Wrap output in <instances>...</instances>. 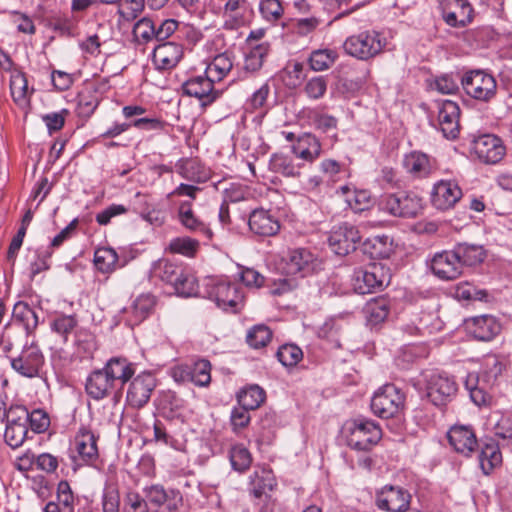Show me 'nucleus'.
<instances>
[{
  "mask_svg": "<svg viewBox=\"0 0 512 512\" xmlns=\"http://www.w3.org/2000/svg\"><path fill=\"white\" fill-rule=\"evenodd\" d=\"M103 369L121 391L134 376L136 365L125 357H112L106 362Z\"/></svg>",
  "mask_w": 512,
  "mask_h": 512,
  "instance_id": "nucleus-28",
  "label": "nucleus"
},
{
  "mask_svg": "<svg viewBox=\"0 0 512 512\" xmlns=\"http://www.w3.org/2000/svg\"><path fill=\"white\" fill-rule=\"evenodd\" d=\"M385 39L376 30H363L349 36L343 43L344 51L359 60H369L382 52Z\"/></svg>",
  "mask_w": 512,
  "mask_h": 512,
  "instance_id": "nucleus-6",
  "label": "nucleus"
},
{
  "mask_svg": "<svg viewBox=\"0 0 512 512\" xmlns=\"http://www.w3.org/2000/svg\"><path fill=\"white\" fill-rule=\"evenodd\" d=\"M143 492L144 497L137 492L127 493L122 512H149L148 504L156 509L164 508L168 512H177L183 505V496L178 489L153 484L144 488Z\"/></svg>",
  "mask_w": 512,
  "mask_h": 512,
  "instance_id": "nucleus-1",
  "label": "nucleus"
},
{
  "mask_svg": "<svg viewBox=\"0 0 512 512\" xmlns=\"http://www.w3.org/2000/svg\"><path fill=\"white\" fill-rule=\"evenodd\" d=\"M94 265L98 271L109 274L124 264L119 263L116 251L110 247H100L94 252Z\"/></svg>",
  "mask_w": 512,
  "mask_h": 512,
  "instance_id": "nucleus-40",
  "label": "nucleus"
},
{
  "mask_svg": "<svg viewBox=\"0 0 512 512\" xmlns=\"http://www.w3.org/2000/svg\"><path fill=\"white\" fill-rule=\"evenodd\" d=\"M12 323L22 326L27 336L36 330L39 321L36 312L24 301H18L12 310Z\"/></svg>",
  "mask_w": 512,
  "mask_h": 512,
  "instance_id": "nucleus-34",
  "label": "nucleus"
},
{
  "mask_svg": "<svg viewBox=\"0 0 512 512\" xmlns=\"http://www.w3.org/2000/svg\"><path fill=\"white\" fill-rule=\"evenodd\" d=\"M86 393L95 400H101L112 393L119 392V389L109 378L104 369H97L92 371L86 379L85 383Z\"/></svg>",
  "mask_w": 512,
  "mask_h": 512,
  "instance_id": "nucleus-27",
  "label": "nucleus"
},
{
  "mask_svg": "<svg viewBox=\"0 0 512 512\" xmlns=\"http://www.w3.org/2000/svg\"><path fill=\"white\" fill-rule=\"evenodd\" d=\"M190 382L198 387H207L211 382V364L206 359H198L191 364Z\"/></svg>",
  "mask_w": 512,
  "mask_h": 512,
  "instance_id": "nucleus-50",
  "label": "nucleus"
},
{
  "mask_svg": "<svg viewBox=\"0 0 512 512\" xmlns=\"http://www.w3.org/2000/svg\"><path fill=\"white\" fill-rule=\"evenodd\" d=\"M321 142L311 133H302L291 146L293 155L303 161L313 163L321 155Z\"/></svg>",
  "mask_w": 512,
  "mask_h": 512,
  "instance_id": "nucleus-30",
  "label": "nucleus"
},
{
  "mask_svg": "<svg viewBox=\"0 0 512 512\" xmlns=\"http://www.w3.org/2000/svg\"><path fill=\"white\" fill-rule=\"evenodd\" d=\"M431 270L439 279L448 281L458 278L463 271L454 250L436 253L431 260Z\"/></svg>",
  "mask_w": 512,
  "mask_h": 512,
  "instance_id": "nucleus-25",
  "label": "nucleus"
},
{
  "mask_svg": "<svg viewBox=\"0 0 512 512\" xmlns=\"http://www.w3.org/2000/svg\"><path fill=\"white\" fill-rule=\"evenodd\" d=\"M378 207L394 217L415 218L422 209V198L414 192L400 191L381 195Z\"/></svg>",
  "mask_w": 512,
  "mask_h": 512,
  "instance_id": "nucleus-5",
  "label": "nucleus"
},
{
  "mask_svg": "<svg viewBox=\"0 0 512 512\" xmlns=\"http://www.w3.org/2000/svg\"><path fill=\"white\" fill-rule=\"evenodd\" d=\"M450 446L455 452L470 457L478 447V441L473 428L469 425H454L447 432Z\"/></svg>",
  "mask_w": 512,
  "mask_h": 512,
  "instance_id": "nucleus-20",
  "label": "nucleus"
},
{
  "mask_svg": "<svg viewBox=\"0 0 512 512\" xmlns=\"http://www.w3.org/2000/svg\"><path fill=\"white\" fill-rule=\"evenodd\" d=\"M501 330L498 321L490 315H483L473 319V336L481 341H490Z\"/></svg>",
  "mask_w": 512,
  "mask_h": 512,
  "instance_id": "nucleus-37",
  "label": "nucleus"
},
{
  "mask_svg": "<svg viewBox=\"0 0 512 512\" xmlns=\"http://www.w3.org/2000/svg\"><path fill=\"white\" fill-rule=\"evenodd\" d=\"M28 433V426L17 425H6L4 438L6 443L13 449L20 447Z\"/></svg>",
  "mask_w": 512,
  "mask_h": 512,
  "instance_id": "nucleus-63",
  "label": "nucleus"
},
{
  "mask_svg": "<svg viewBox=\"0 0 512 512\" xmlns=\"http://www.w3.org/2000/svg\"><path fill=\"white\" fill-rule=\"evenodd\" d=\"M133 37L138 44H147L156 40L155 23L152 19L144 17L138 20L133 27Z\"/></svg>",
  "mask_w": 512,
  "mask_h": 512,
  "instance_id": "nucleus-56",
  "label": "nucleus"
},
{
  "mask_svg": "<svg viewBox=\"0 0 512 512\" xmlns=\"http://www.w3.org/2000/svg\"><path fill=\"white\" fill-rule=\"evenodd\" d=\"M182 91L184 95L199 99L203 106L212 104L223 93L222 90L214 88V81L205 72L183 82Z\"/></svg>",
  "mask_w": 512,
  "mask_h": 512,
  "instance_id": "nucleus-14",
  "label": "nucleus"
},
{
  "mask_svg": "<svg viewBox=\"0 0 512 512\" xmlns=\"http://www.w3.org/2000/svg\"><path fill=\"white\" fill-rule=\"evenodd\" d=\"M341 434L348 447L368 452L381 440L382 429L374 420L357 417L344 422Z\"/></svg>",
  "mask_w": 512,
  "mask_h": 512,
  "instance_id": "nucleus-2",
  "label": "nucleus"
},
{
  "mask_svg": "<svg viewBox=\"0 0 512 512\" xmlns=\"http://www.w3.org/2000/svg\"><path fill=\"white\" fill-rule=\"evenodd\" d=\"M327 86V77L315 76L307 80L304 86V92L308 98L317 100L325 95L327 91Z\"/></svg>",
  "mask_w": 512,
  "mask_h": 512,
  "instance_id": "nucleus-62",
  "label": "nucleus"
},
{
  "mask_svg": "<svg viewBox=\"0 0 512 512\" xmlns=\"http://www.w3.org/2000/svg\"><path fill=\"white\" fill-rule=\"evenodd\" d=\"M269 94L270 86L268 83H264L246 100L244 104L245 111L263 116L268 110L267 99Z\"/></svg>",
  "mask_w": 512,
  "mask_h": 512,
  "instance_id": "nucleus-45",
  "label": "nucleus"
},
{
  "mask_svg": "<svg viewBox=\"0 0 512 512\" xmlns=\"http://www.w3.org/2000/svg\"><path fill=\"white\" fill-rule=\"evenodd\" d=\"M56 504L62 512H75V506L79 503V497L74 495L70 484L62 480L57 485Z\"/></svg>",
  "mask_w": 512,
  "mask_h": 512,
  "instance_id": "nucleus-51",
  "label": "nucleus"
},
{
  "mask_svg": "<svg viewBox=\"0 0 512 512\" xmlns=\"http://www.w3.org/2000/svg\"><path fill=\"white\" fill-rule=\"evenodd\" d=\"M150 275L153 279L170 284L175 292L182 297H192L198 294L196 278L188 273L181 265L169 259H159L154 262Z\"/></svg>",
  "mask_w": 512,
  "mask_h": 512,
  "instance_id": "nucleus-3",
  "label": "nucleus"
},
{
  "mask_svg": "<svg viewBox=\"0 0 512 512\" xmlns=\"http://www.w3.org/2000/svg\"><path fill=\"white\" fill-rule=\"evenodd\" d=\"M312 126L320 133L326 134L335 143L338 131V119L332 115L314 111L311 116Z\"/></svg>",
  "mask_w": 512,
  "mask_h": 512,
  "instance_id": "nucleus-42",
  "label": "nucleus"
},
{
  "mask_svg": "<svg viewBox=\"0 0 512 512\" xmlns=\"http://www.w3.org/2000/svg\"><path fill=\"white\" fill-rule=\"evenodd\" d=\"M456 392L457 384L452 377L440 373L427 376L426 395L435 406L446 404Z\"/></svg>",
  "mask_w": 512,
  "mask_h": 512,
  "instance_id": "nucleus-16",
  "label": "nucleus"
},
{
  "mask_svg": "<svg viewBox=\"0 0 512 512\" xmlns=\"http://www.w3.org/2000/svg\"><path fill=\"white\" fill-rule=\"evenodd\" d=\"M390 278L389 269L384 264L373 262L354 271L352 286L358 294L374 293L386 287L390 283Z\"/></svg>",
  "mask_w": 512,
  "mask_h": 512,
  "instance_id": "nucleus-7",
  "label": "nucleus"
},
{
  "mask_svg": "<svg viewBox=\"0 0 512 512\" xmlns=\"http://www.w3.org/2000/svg\"><path fill=\"white\" fill-rule=\"evenodd\" d=\"M169 248L172 252L193 257L199 248V241L190 237H177L171 240Z\"/></svg>",
  "mask_w": 512,
  "mask_h": 512,
  "instance_id": "nucleus-60",
  "label": "nucleus"
},
{
  "mask_svg": "<svg viewBox=\"0 0 512 512\" xmlns=\"http://www.w3.org/2000/svg\"><path fill=\"white\" fill-rule=\"evenodd\" d=\"M178 174L191 182L205 183L211 177V171L197 158H181L176 163Z\"/></svg>",
  "mask_w": 512,
  "mask_h": 512,
  "instance_id": "nucleus-31",
  "label": "nucleus"
},
{
  "mask_svg": "<svg viewBox=\"0 0 512 512\" xmlns=\"http://www.w3.org/2000/svg\"><path fill=\"white\" fill-rule=\"evenodd\" d=\"M102 512H120V493L115 485L104 488L101 497Z\"/></svg>",
  "mask_w": 512,
  "mask_h": 512,
  "instance_id": "nucleus-61",
  "label": "nucleus"
},
{
  "mask_svg": "<svg viewBox=\"0 0 512 512\" xmlns=\"http://www.w3.org/2000/svg\"><path fill=\"white\" fill-rule=\"evenodd\" d=\"M360 240L359 230L355 226L342 223L331 230L328 236V245L336 255L346 256L355 251Z\"/></svg>",
  "mask_w": 512,
  "mask_h": 512,
  "instance_id": "nucleus-12",
  "label": "nucleus"
},
{
  "mask_svg": "<svg viewBox=\"0 0 512 512\" xmlns=\"http://www.w3.org/2000/svg\"><path fill=\"white\" fill-rule=\"evenodd\" d=\"M465 387L470 393L471 400L477 406H483L489 403L490 395L485 392L482 381L475 374L470 373L465 381Z\"/></svg>",
  "mask_w": 512,
  "mask_h": 512,
  "instance_id": "nucleus-54",
  "label": "nucleus"
},
{
  "mask_svg": "<svg viewBox=\"0 0 512 512\" xmlns=\"http://www.w3.org/2000/svg\"><path fill=\"white\" fill-rule=\"evenodd\" d=\"M259 11L263 19L275 23L282 18L284 7L281 0H260Z\"/></svg>",
  "mask_w": 512,
  "mask_h": 512,
  "instance_id": "nucleus-59",
  "label": "nucleus"
},
{
  "mask_svg": "<svg viewBox=\"0 0 512 512\" xmlns=\"http://www.w3.org/2000/svg\"><path fill=\"white\" fill-rule=\"evenodd\" d=\"M250 231L260 237L274 236L280 230L277 217L269 210L263 208L254 209L248 217Z\"/></svg>",
  "mask_w": 512,
  "mask_h": 512,
  "instance_id": "nucleus-23",
  "label": "nucleus"
},
{
  "mask_svg": "<svg viewBox=\"0 0 512 512\" xmlns=\"http://www.w3.org/2000/svg\"><path fill=\"white\" fill-rule=\"evenodd\" d=\"M98 105L99 99L97 95L92 91L85 90L77 95L75 112L79 118L87 120L93 115Z\"/></svg>",
  "mask_w": 512,
  "mask_h": 512,
  "instance_id": "nucleus-52",
  "label": "nucleus"
},
{
  "mask_svg": "<svg viewBox=\"0 0 512 512\" xmlns=\"http://www.w3.org/2000/svg\"><path fill=\"white\" fill-rule=\"evenodd\" d=\"M272 339V331L264 324H258L248 330L246 341L252 348L265 347Z\"/></svg>",
  "mask_w": 512,
  "mask_h": 512,
  "instance_id": "nucleus-57",
  "label": "nucleus"
},
{
  "mask_svg": "<svg viewBox=\"0 0 512 512\" xmlns=\"http://www.w3.org/2000/svg\"><path fill=\"white\" fill-rule=\"evenodd\" d=\"M405 395L393 384L380 387L371 399L372 412L384 419L395 417L404 407Z\"/></svg>",
  "mask_w": 512,
  "mask_h": 512,
  "instance_id": "nucleus-9",
  "label": "nucleus"
},
{
  "mask_svg": "<svg viewBox=\"0 0 512 512\" xmlns=\"http://www.w3.org/2000/svg\"><path fill=\"white\" fill-rule=\"evenodd\" d=\"M410 493L399 486H385L376 495V506L387 512H403L409 507Z\"/></svg>",
  "mask_w": 512,
  "mask_h": 512,
  "instance_id": "nucleus-18",
  "label": "nucleus"
},
{
  "mask_svg": "<svg viewBox=\"0 0 512 512\" xmlns=\"http://www.w3.org/2000/svg\"><path fill=\"white\" fill-rule=\"evenodd\" d=\"M266 393L258 385H250L243 388L237 394L238 404L243 405L245 408L255 410L261 406L265 401Z\"/></svg>",
  "mask_w": 512,
  "mask_h": 512,
  "instance_id": "nucleus-46",
  "label": "nucleus"
},
{
  "mask_svg": "<svg viewBox=\"0 0 512 512\" xmlns=\"http://www.w3.org/2000/svg\"><path fill=\"white\" fill-rule=\"evenodd\" d=\"M276 357L283 366L293 368L303 359V351L295 344H283L278 348Z\"/></svg>",
  "mask_w": 512,
  "mask_h": 512,
  "instance_id": "nucleus-55",
  "label": "nucleus"
},
{
  "mask_svg": "<svg viewBox=\"0 0 512 512\" xmlns=\"http://www.w3.org/2000/svg\"><path fill=\"white\" fill-rule=\"evenodd\" d=\"M45 364V357L38 344L32 341L25 344L17 357L11 359V367L18 374L27 378L41 375Z\"/></svg>",
  "mask_w": 512,
  "mask_h": 512,
  "instance_id": "nucleus-11",
  "label": "nucleus"
},
{
  "mask_svg": "<svg viewBox=\"0 0 512 512\" xmlns=\"http://www.w3.org/2000/svg\"><path fill=\"white\" fill-rule=\"evenodd\" d=\"M478 460L483 473L489 475L493 469L502 462V455L498 445L495 443H487L482 446Z\"/></svg>",
  "mask_w": 512,
  "mask_h": 512,
  "instance_id": "nucleus-44",
  "label": "nucleus"
},
{
  "mask_svg": "<svg viewBox=\"0 0 512 512\" xmlns=\"http://www.w3.org/2000/svg\"><path fill=\"white\" fill-rule=\"evenodd\" d=\"M435 104L438 110L437 120L440 131L445 138L456 139L460 132L459 105L451 100H436Z\"/></svg>",
  "mask_w": 512,
  "mask_h": 512,
  "instance_id": "nucleus-17",
  "label": "nucleus"
},
{
  "mask_svg": "<svg viewBox=\"0 0 512 512\" xmlns=\"http://www.w3.org/2000/svg\"><path fill=\"white\" fill-rule=\"evenodd\" d=\"M403 165L410 174L419 178L429 176L435 168L434 160L427 154L418 151L407 154Z\"/></svg>",
  "mask_w": 512,
  "mask_h": 512,
  "instance_id": "nucleus-33",
  "label": "nucleus"
},
{
  "mask_svg": "<svg viewBox=\"0 0 512 512\" xmlns=\"http://www.w3.org/2000/svg\"><path fill=\"white\" fill-rule=\"evenodd\" d=\"M203 297L214 301L225 311L238 312L245 303L243 289L223 278H208L204 283Z\"/></svg>",
  "mask_w": 512,
  "mask_h": 512,
  "instance_id": "nucleus-4",
  "label": "nucleus"
},
{
  "mask_svg": "<svg viewBox=\"0 0 512 512\" xmlns=\"http://www.w3.org/2000/svg\"><path fill=\"white\" fill-rule=\"evenodd\" d=\"M78 320L74 315L59 314L50 322V328L67 341L68 335L75 329Z\"/></svg>",
  "mask_w": 512,
  "mask_h": 512,
  "instance_id": "nucleus-58",
  "label": "nucleus"
},
{
  "mask_svg": "<svg viewBox=\"0 0 512 512\" xmlns=\"http://www.w3.org/2000/svg\"><path fill=\"white\" fill-rule=\"evenodd\" d=\"M177 219L182 227L205 240H211L213 232L210 227L196 215L191 201H181L177 208Z\"/></svg>",
  "mask_w": 512,
  "mask_h": 512,
  "instance_id": "nucleus-21",
  "label": "nucleus"
},
{
  "mask_svg": "<svg viewBox=\"0 0 512 512\" xmlns=\"http://www.w3.org/2000/svg\"><path fill=\"white\" fill-rule=\"evenodd\" d=\"M98 436L85 426L80 427L75 436V450L78 459L84 464L93 465L99 458Z\"/></svg>",
  "mask_w": 512,
  "mask_h": 512,
  "instance_id": "nucleus-24",
  "label": "nucleus"
},
{
  "mask_svg": "<svg viewBox=\"0 0 512 512\" xmlns=\"http://www.w3.org/2000/svg\"><path fill=\"white\" fill-rule=\"evenodd\" d=\"M321 262L317 256L307 248L289 250L283 258V271L287 276L305 278L313 275L320 269Z\"/></svg>",
  "mask_w": 512,
  "mask_h": 512,
  "instance_id": "nucleus-10",
  "label": "nucleus"
},
{
  "mask_svg": "<svg viewBox=\"0 0 512 512\" xmlns=\"http://www.w3.org/2000/svg\"><path fill=\"white\" fill-rule=\"evenodd\" d=\"M364 253L375 259H386L393 252V241L387 235H376L363 242Z\"/></svg>",
  "mask_w": 512,
  "mask_h": 512,
  "instance_id": "nucleus-36",
  "label": "nucleus"
},
{
  "mask_svg": "<svg viewBox=\"0 0 512 512\" xmlns=\"http://www.w3.org/2000/svg\"><path fill=\"white\" fill-rule=\"evenodd\" d=\"M229 459L232 468L240 473L247 471L253 461L250 451L243 444H235L230 448Z\"/></svg>",
  "mask_w": 512,
  "mask_h": 512,
  "instance_id": "nucleus-53",
  "label": "nucleus"
},
{
  "mask_svg": "<svg viewBox=\"0 0 512 512\" xmlns=\"http://www.w3.org/2000/svg\"><path fill=\"white\" fill-rule=\"evenodd\" d=\"M10 91L18 106L24 107L29 103L28 80L23 72L16 71L11 74Z\"/></svg>",
  "mask_w": 512,
  "mask_h": 512,
  "instance_id": "nucleus-43",
  "label": "nucleus"
},
{
  "mask_svg": "<svg viewBox=\"0 0 512 512\" xmlns=\"http://www.w3.org/2000/svg\"><path fill=\"white\" fill-rule=\"evenodd\" d=\"M304 164L295 163L294 159L282 153H274L269 160V170L284 177L298 178Z\"/></svg>",
  "mask_w": 512,
  "mask_h": 512,
  "instance_id": "nucleus-35",
  "label": "nucleus"
},
{
  "mask_svg": "<svg viewBox=\"0 0 512 512\" xmlns=\"http://www.w3.org/2000/svg\"><path fill=\"white\" fill-rule=\"evenodd\" d=\"M270 51V44L263 42L257 44L249 50L245 55L244 69L247 72H256L263 66L264 59Z\"/></svg>",
  "mask_w": 512,
  "mask_h": 512,
  "instance_id": "nucleus-47",
  "label": "nucleus"
},
{
  "mask_svg": "<svg viewBox=\"0 0 512 512\" xmlns=\"http://www.w3.org/2000/svg\"><path fill=\"white\" fill-rule=\"evenodd\" d=\"M471 148L480 161L486 164H496L505 156V146L502 140L494 134H483L474 137Z\"/></svg>",
  "mask_w": 512,
  "mask_h": 512,
  "instance_id": "nucleus-15",
  "label": "nucleus"
},
{
  "mask_svg": "<svg viewBox=\"0 0 512 512\" xmlns=\"http://www.w3.org/2000/svg\"><path fill=\"white\" fill-rule=\"evenodd\" d=\"M156 387V379L151 372H141L131 378L127 392L126 401L132 408H142L150 400L151 394Z\"/></svg>",
  "mask_w": 512,
  "mask_h": 512,
  "instance_id": "nucleus-13",
  "label": "nucleus"
},
{
  "mask_svg": "<svg viewBox=\"0 0 512 512\" xmlns=\"http://www.w3.org/2000/svg\"><path fill=\"white\" fill-rule=\"evenodd\" d=\"M390 309L388 298L381 296L370 299L363 307L366 325L371 328L381 325L387 319Z\"/></svg>",
  "mask_w": 512,
  "mask_h": 512,
  "instance_id": "nucleus-32",
  "label": "nucleus"
},
{
  "mask_svg": "<svg viewBox=\"0 0 512 512\" xmlns=\"http://www.w3.org/2000/svg\"><path fill=\"white\" fill-rule=\"evenodd\" d=\"M461 85L465 93L479 102L488 103L497 94V81L494 76L484 70H470L461 77Z\"/></svg>",
  "mask_w": 512,
  "mask_h": 512,
  "instance_id": "nucleus-8",
  "label": "nucleus"
},
{
  "mask_svg": "<svg viewBox=\"0 0 512 512\" xmlns=\"http://www.w3.org/2000/svg\"><path fill=\"white\" fill-rule=\"evenodd\" d=\"M460 266H473L484 260V251L481 246L459 243L453 249Z\"/></svg>",
  "mask_w": 512,
  "mask_h": 512,
  "instance_id": "nucleus-41",
  "label": "nucleus"
},
{
  "mask_svg": "<svg viewBox=\"0 0 512 512\" xmlns=\"http://www.w3.org/2000/svg\"><path fill=\"white\" fill-rule=\"evenodd\" d=\"M183 57V47L175 42H163L153 50L152 60L158 70L174 68Z\"/></svg>",
  "mask_w": 512,
  "mask_h": 512,
  "instance_id": "nucleus-29",
  "label": "nucleus"
},
{
  "mask_svg": "<svg viewBox=\"0 0 512 512\" xmlns=\"http://www.w3.org/2000/svg\"><path fill=\"white\" fill-rule=\"evenodd\" d=\"M503 361L496 355H487L483 359V363L479 374H475L486 386H493L504 370Z\"/></svg>",
  "mask_w": 512,
  "mask_h": 512,
  "instance_id": "nucleus-39",
  "label": "nucleus"
},
{
  "mask_svg": "<svg viewBox=\"0 0 512 512\" xmlns=\"http://www.w3.org/2000/svg\"><path fill=\"white\" fill-rule=\"evenodd\" d=\"M276 485L271 470L261 468L255 470L250 476L249 491L255 498L262 497L267 491H271Z\"/></svg>",
  "mask_w": 512,
  "mask_h": 512,
  "instance_id": "nucleus-38",
  "label": "nucleus"
},
{
  "mask_svg": "<svg viewBox=\"0 0 512 512\" xmlns=\"http://www.w3.org/2000/svg\"><path fill=\"white\" fill-rule=\"evenodd\" d=\"M156 303L157 299L151 293L139 295L129 308L123 310L126 324L134 327L142 323L154 312Z\"/></svg>",
  "mask_w": 512,
  "mask_h": 512,
  "instance_id": "nucleus-26",
  "label": "nucleus"
},
{
  "mask_svg": "<svg viewBox=\"0 0 512 512\" xmlns=\"http://www.w3.org/2000/svg\"><path fill=\"white\" fill-rule=\"evenodd\" d=\"M442 15L449 26L464 27L473 19V8L468 0H445Z\"/></svg>",
  "mask_w": 512,
  "mask_h": 512,
  "instance_id": "nucleus-22",
  "label": "nucleus"
},
{
  "mask_svg": "<svg viewBox=\"0 0 512 512\" xmlns=\"http://www.w3.org/2000/svg\"><path fill=\"white\" fill-rule=\"evenodd\" d=\"M231 58L226 54H218L207 66L205 73L214 81H221L232 69Z\"/></svg>",
  "mask_w": 512,
  "mask_h": 512,
  "instance_id": "nucleus-48",
  "label": "nucleus"
},
{
  "mask_svg": "<svg viewBox=\"0 0 512 512\" xmlns=\"http://www.w3.org/2000/svg\"><path fill=\"white\" fill-rule=\"evenodd\" d=\"M338 53L329 48L317 49L311 52L309 56L310 68L314 71H324L329 69L337 60Z\"/></svg>",
  "mask_w": 512,
  "mask_h": 512,
  "instance_id": "nucleus-49",
  "label": "nucleus"
},
{
  "mask_svg": "<svg viewBox=\"0 0 512 512\" xmlns=\"http://www.w3.org/2000/svg\"><path fill=\"white\" fill-rule=\"evenodd\" d=\"M238 279L250 288H260L265 281V278L257 270L249 267L238 266Z\"/></svg>",
  "mask_w": 512,
  "mask_h": 512,
  "instance_id": "nucleus-64",
  "label": "nucleus"
},
{
  "mask_svg": "<svg viewBox=\"0 0 512 512\" xmlns=\"http://www.w3.org/2000/svg\"><path fill=\"white\" fill-rule=\"evenodd\" d=\"M462 196V190L456 181L440 180L433 186L431 203L437 210L446 211L453 208Z\"/></svg>",
  "mask_w": 512,
  "mask_h": 512,
  "instance_id": "nucleus-19",
  "label": "nucleus"
}]
</instances>
